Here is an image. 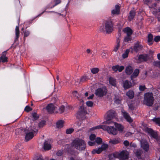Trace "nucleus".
Wrapping results in <instances>:
<instances>
[{
    "mask_svg": "<svg viewBox=\"0 0 160 160\" xmlns=\"http://www.w3.org/2000/svg\"><path fill=\"white\" fill-rule=\"evenodd\" d=\"M61 2V0H55V5H56L59 3H60Z\"/></svg>",
    "mask_w": 160,
    "mask_h": 160,
    "instance_id": "nucleus-60",
    "label": "nucleus"
},
{
    "mask_svg": "<svg viewBox=\"0 0 160 160\" xmlns=\"http://www.w3.org/2000/svg\"><path fill=\"white\" fill-rule=\"evenodd\" d=\"M2 62H7L8 60V58L4 55H2L0 58Z\"/></svg>",
    "mask_w": 160,
    "mask_h": 160,
    "instance_id": "nucleus-39",
    "label": "nucleus"
},
{
    "mask_svg": "<svg viewBox=\"0 0 160 160\" xmlns=\"http://www.w3.org/2000/svg\"><path fill=\"white\" fill-rule=\"evenodd\" d=\"M123 31L126 33L128 36H131L132 33V30L129 27H127L124 28L123 30Z\"/></svg>",
    "mask_w": 160,
    "mask_h": 160,
    "instance_id": "nucleus-20",
    "label": "nucleus"
},
{
    "mask_svg": "<svg viewBox=\"0 0 160 160\" xmlns=\"http://www.w3.org/2000/svg\"><path fill=\"white\" fill-rule=\"evenodd\" d=\"M135 15V12L134 11L132 10L130 12V15L128 17L129 20H132L134 18Z\"/></svg>",
    "mask_w": 160,
    "mask_h": 160,
    "instance_id": "nucleus-32",
    "label": "nucleus"
},
{
    "mask_svg": "<svg viewBox=\"0 0 160 160\" xmlns=\"http://www.w3.org/2000/svg\"><path fill=\"white\" fill-rule=\"evenodd\" d=\"M130 147H131V148H134L136 147L135 144L133 143H130Z\"/></svg>",
    "mask_w": 160,
    "mask_h": 160,
    "instance_id": "nucleus-59",
    "label": "nucleus"
},
{
    "mask_svg": "<svg viewBox=\"0 0 160 160\" xmlns=\"http://www.w3.org/2000/svg\"><path fill=\"white\" fill-rule=\"evenodd\" d=\"M156 4L155 3H154V4L150 7V10L152 12V13L155 15H156L158 12H160V8H159L158 10H157L156 8Z\"/></svg>",
    "mask_w": 160,
    "mask_h": 160,
    "instance_id": "nucleus-17",
    "label": "nucleus"
},
{
    "mask_svg": "<svg viewBox=\"0 0 160 160\" xmlns=\"http://www.w3.org/2000/svg\"><path fill=\"white\" fill-rule=\"evenodd\" d=\"M145 89V87L144 85H140L139 87V89L141 91H143Z\"/></svg>",
    "mask_w": 160,
    "mask_h": 160,
    "instance_id": "nucleus-49",
    "label": "nucleus"
},
{
    "mask_svg": "<svg viewBox=\"0 0 160 160\" xmlns=\"http://www.w3.org/2000/svg\"><path fill=\"white\" fill-rule=\"evenodd\" d=\"M115 125V127L117 128L118 130L120 132H122L123 129V127L120 124L117 123L116 122H114L113 123Z\"/></svg>",
    "mask_w": 160,
    "mask_h": 160,
    "instance_id": "nucleus-23",
    "label": "nucleus"
},
{
    "mask_svg": "<svg viewBox=\"0 0 160 160\" xmlns=\"http://www.w3.org/2000/svg\"><path fill=\"white\" fill-rule=\"evenodd\" d=\"M20 34V32L19 30V28L18 26H17L15 28V35L16 38L15 39V41H16L18 40Z\"/></svg>",
    "mask_w": 160,
    "mask_h": 160,
    "instance_id": "nucleus-25",
    "label": "nucleus"
},
{
    "mask_svg": "<svg viewBox=\"0 0 160 160\" xmlns=\"http://www.w3.org/2000/svg\"><path fill=\"white\" fill-rule=\"evenodd\" d=\"M86 105L88 107H91L93 106V103L92 101H87L86 103Z\"/></svg>",
    "mask_w": 160,
    "mask_h": 160,
    "instance_id": "nucleus-44",
    "label": "nucleus"
},
{
    "mask_svg": "<svg viewBox=\"0 0 160 160\" xmlns=\"http://www.w3.org/2000/svg\"><path fill=\"white\" fill-rule=\"evenodd\" d=\"M144 131L146 132L149 134L153 138H157L158 136L157 133L155 132H154L151 128L146 127L144 128Z\"/></svg>",
    "mask_w": 160,
    "mask_h": 160,
    "instance_id": "nucleus-10",
    "label": "nucleus"
},
{
    "mask_svg": "<svg viewBox=\"0 0 160 160\" xmlns=\"http://www.w3.org/2000/svg\"><path fill=\"white\" fill-rule=\"evenodd\" d=\"M32 115L34 119H37L38 118V116L35 113H32Z\"/></svg>",
    "mask_w": 160,
    "mask_h": 160,
    "instance_id": "nucleus-47",
    "label": "nucleus"
},
{
    "mask_svg": "<svg viewBox=\"0 0 160 160\" xmlns=\"http://www.w3.org/2000/svg\"><path fill=\"white\" fill-rule=\"evenodd\" d=\"M129 156L128 152L126 151H123L120 153H117L114 156L119 158L120 160L126 159L128 158Z\"/></svg>",
    "mask_w": 160,
    "mask_h": 160,
    "instance_id": "nucleus-7",
    "label": "nucleus"
},
{
    "mask_svg": "<svg viewBox=\"0 0 160 160\" xmlns=\"http://www.w3.org/2000/svg\"><path fill=\"white\" fill-rule=\"evenodd\" d=\"M102 129L107 131L109 134L113 135H116L118 133L117 130L113 126L103 125Z\"/></svg>",
    "mask_w": 160,
    "mask_h": 160,
    "instance_id": "nucleus-6",
    "label": "nucleus"
},
{
    "mask_svg": "<svg viewBox=\"0 0 160 160\" xmlns=\"http://www.w3.org/2000/svg\"><path fill=\"white\" fill-rule=\"evenodd\" d=\"M88 143L90 146H93L95 144V142L92 141L88 142Z\"/></svg>",
    "mask_w": 160,
    "mask_h": 160,
    "instance_id": "nucleus-55",
    "label": "nucleus"
},
{
    "mask_svg": "<svg viewBox=\"0 0 160 160\" xmlns=\"http://www.w3.org/2000/svg\"><path fill=\"white\" fill-rule=\"evenodd\" d=\"M107 92V90L106 87H103L97 89L95 91V93L96 96L101 97L106 95Z\"/></svg>",
    "mask_w": 160,
    "mask_h": 160,
    "instance_id": "nucleus-8",
    "label": "nucleus"
},
{
    "mask_svg": "<svg viewBox=\"0 0 160 160\" xmlns=\"http://www.w3.org/2000/svg\"><path fill=\"white\" fill-rule=\"evenodd\" d=\"M100 30L101 32H106L107 33L111 32L113 30V25L111 20L106 21L105 24L100 26Z\"/></svg>",
    "mask_w": 160,
    "mask_h": 160,
    "instance_id": "nucleus-2",
    "label": "nucleus"
},
{
    "mask_svg": "<svg viewBox=\"0 0 160 160\" xmlns=\"http://www.w3.org/2000/svg\"><path fill=\"white\" fill-rule=\"evenodd\" d=\"M87 79V78L86 76H84L82 77L80 79V81L81 82H83L84 81H85Z\"/></svg>",
    "mask_w": 160,
    "mask_h": 160,
    "instance_id": "nucleus-54",
    "label": "nucleus"
},
{
    "mask_svg": "<svg viewBox=\"0 0 160 160\" xmlns=\"http://www.w3.org/2000/svg\"><path fill=\"white\" fill-rule=\"evenodd\" d=\"M37 160H43L42 157H40Z\"/></svg>",
    "mask_w": 160,
    "mask_h": 160,
    "instance_id": "nucleus-64",
    "label": "nucleus"
},
{
    "mask_svg": "<svg viewBox=\"0 0 160 160\" xmlns=\"http://www.w3.org/2000/svg\"><path fill=\"white\" fill-rule=\"evenodd\" d=\"M64 123V121L60 120L58 121L56 123V125L57 128H60L63 127V124Z\"/></svg>",
    "mask_w": 160,
    "mask_h": 160,
    "instance_id": "nucleus-31",
    "label": "nucleus"
},
{
    "mask_svg": "<svg viewBox=\"0 0 160 160\" xmlns=\"http://www.w3.org/2000/svg\"><path fill=\"white\" fill-rule=\"evenodd\" d=\"M64 107L63 106H61L59 108V112L60 113H62L64 112Z\"/></svg>",
    "mask_w": 160,
    "mask_h": 160,
    "instance_id": "nucleus-42",
    "label": "nucleus"
},
{
    "mask_svg": "<svg viewBox=\"0 0 160 160\" xmlns=\"http://www.w3.org/2000/svg\"><path fill=\"white\" fill-rule=\"evenodd\" d=\"M148 56L146 55H141L138 57L136 59V62L140 63L143 61H146L148 59Z\"/></svg>",
    "mask_w": 160,
    "mask_h": 160,
    "instance_id": "nucleus-13",
    "label": "nucleus"
},
{
    "mask_svg": "<svg viewBox=\"0 0 160 160\" xmlns=\"http://www.w3.org/2000/svg\"><path fill=\"white\" fill-rule=\"evenodd\" d=\"M95 141L98 144H100L102 142V139L100 138H97L96 139Z\"/></svg>",
    "mask_w": 160,
    "mask_h": 160,
    "instance_id": "nucleus-43",
    "label": "nucleus"
},
{
    "mask_svg": "<svg viewBox=\"0 0 160 160\" xmlns=\"http://www.w3.org/2000/svg\"><path fill=\"white\" fill-rule=\"evenodd\" d=\"M130 49H127L125 52L122 54V56L123 58H125L128 57V53L130 51Z\"/></svg>",
    "mask_w": 160,
    "mask_h": 160,
    "instance_id": "nucleus-33",
    "label": "nucleus"
},
{
    "mask_svg": "<svg viewBox=\"0 0 160 160\" xmlns=\"http://www.w3.org/2000/svg\"><path fill=\"white\" fill-rule=\"evenodd\" d=\"M120 42V40L118 38L117 41V45L115 46L114 51L115 52H116L120 46L119 42Z\"/></svg>",
    "mask_w": 160,
    "mask_h": 160,
    "instance_id": "nucleus-36",
    "label": "nucleus"
},
{
    "mask_svg": "<svg viewBox=\"0 0 160 160\" xmlns=\"http://www.w3.org/2000/svg\"><path fill=\"white\" fill-rule=\"evenodd\" d=\"M62 154V152L61 150H59L58 151L57 153V155L58 156H61Z\"/></svg>",
    "mask_w": 160,
    "mask_h": 160,
    "instance_id": "nucleus-57",
    "label": "nucleus"
},
{
    "mask_svg": "<svg viewBox=\"0 0 160 160\" xmlns=\"http://www.w3.org/2000/svg\"><path fill=\"white\" fill-rule=\"evenodd\" d=\"M30 34V32L29 31H26L24 32V37H27Z\"/></svg>",
    "mask_w": 160,
    "mask_h": 160,
    "instance_id": "nucleus-56",
    "label": "nucleus"
},
{
    "mask_svg": "<svg viewBox=\"0 0 160 160\" xmlns=\"http://www.w3.org/2000/svg\"><path fill=\"white\" fill-rule=\"evenodd\" d=\"M154 100L153 95L152 93H146L144 94L143 103L147 106H151L153 104Z\"/></svg>",
    "mask_w": 160,
    "mask_h": 160,
    "instance_id": "nucleus-3",
    "label": "nucleus"
},
{
    "mask_svg": "<svg viewBox=\"0 0 160 160\" xmlns=\"http://www.w3.org/2000/svg\"><path fill=\"white\" fill-rule=\"evenodd\" d=\"M45 122L44 121L41 122L39 124V127L40 128L43 127L45 124Z\"/></svg>",
    "mask_w": 160,
    "mask_h": 160,
    "instance_id": "nucleus-50",
    "label": "nucleus"
},
{
    "mask_svg": "<svg viewBox=\"0 0 160 160\" xmlns=\"http://www.w3.org/2000/svg\"><path fill=\"white\" fill-rule=\"evenodd\" d=\"M129 36H128L125 37L124 39V42H127L128 41L130 40V38L129 37Z\"/></svg>",
    "mask_w": 160,
    "mask_h": 160,
    "instance_id": "nucleus-53",
    "label": "nucleus"
},
{
    "mask_svg": "<svg viewBox=\"0 0 160 160\" xmlns=\"http://www.w3.org/2000/svg\"><path fill=\"white\" fill-rule=\"evenodd\" d=\"M152 120L159 126H160V118H155Z\"/></svg>",
    "mask_w": 160,
    "mask_h": 160,
    "instance_id": "nucleus-38",
    "label": "nucleus"
},
{
    "mask_svg": "<svg viewBox=\"0 0 160 160\" xmlns=\"http://www.w3.org/2000/svg\"><path fill=\"white\" fill-rule=\"evenodd\" d=\"M115 116V112L112 110H110L108 111L106 114V121L105 122V124H112L114 122L110 120Z\"/></svg>",
    "mask_w": 160,
    "mask_h": 160,
    "instance_id": "nucleus-5",
    "label": "nucleus"
},
{
    "mask_svg": "<svg viewBox=\"0 0 160 160\" xmlns=\"http://www.w3.org/2000/svg\"><path fill=\"white\" fill-rule=\"evenodd\" d=\"M134 153L135 155L138 158H139L141 154L142 153V151L140 150H137L136 151H134Z\"/></svg>",
    "mask_w": 160,
    "mask_h": 160,
    "instance_id": "nucleus-35",
    "label": "nucleus"
},
{
    "mask_svg": "<svg viewBox=\"0 0 160 160\" xmlns=\"http://www.w3.org/2000/svg\"><path fill=\"white\" fill-rule=\"evenodd\" d=\"M72 147L79 151L84 150L86 148V145L85 141L81 139H76L72 142Z\"/></svg>",
    "mask_w": 160,
    "mask_h": 160,
    "instance_id": "nucleus-1",
    "label": "nucleus"
},
{
    "mask_svg": "<svg viewBox=\"0 0 160 160\" xmlns=\"http://www.w3.org/2000/svg\"><path fill=\"white\" fill-rule=\"evenodd\" d=\"M106 53L105 52H103L101 54L102 57L103 59L106 58Z\"/></svg>",
    "mask_w": 160,
    "mask_h": 160,
    "instance_id": "nucleus-58",
    "label": "nucleus"
},
{
    "mask_svg": "<svg viewBox=\"0 0 160 160\" xmlns=\"http://www.w3.org/2000/svg\"><path fill=\"white\" fill-rule=\"evenodd\" d=\"M56 107L52 103L48 104L46 107V110L49 113L53 112Z\"/></svg>",
    "mask_w": 160,
    "mask_h": 160,
    "instance_id": "nucleus-14",
    "label": "nucleus"
},
{
    "mask_svg": "<svg viewBox=\"0 0 160 160\" xmlns=\"http://www.w3.org/2000/svg\"><path fill=\"white\" fill-rule=\"evenodd\" d=\"M141 147L145 151H147L149 148L148 142L145 139H142L141 141Z\"/></svg>",
    "mask_w": 160,
    "mask_h": 160,
    "instance_id": "nucleus-12",
    "label": "nucleus"
},
{
    "mask_svg": "<svg viewBox=\"0 0 160 160\" xmlns=\"http://www.w3.org/2000/svg\"><path fill=\"white\" fill-rule=\"evenodd\" d=\"M142 47V46L141 45L139 44L138 43H137L135 44L133 48L131 47L130 49L132 52H133V51L137 52L141 50Z\"/></svg>",
    "mask_w": 160,
    "mask_h": 160,
    "instance_id": "nucleus-11",
    "label": "nucleus"
},
{
    "mask_svg": "<svg viewBox=\"0 0 160 160\" xmlns=\"http://www.w3.org/2000/svg\"><path fill=\"white\" fill-rule=\"evenodd\" d=\"M119 12V6L118 5L115 6V8L112 11V13L113 14H118Z\"/></svg>",
    "mask_w": 160,
    "mask_h": 160,
    "instance_id": "nucleus-21",
    "label": "nucleus"
},
{
    "mask_svg": "<svg viewBox=\"0 0 160 160\" xmlns=\"http://www.w3.org/2000/svg\"><path fill=\"white\" fill-rule=\"evenodd\" d=\"M122 112L124 118L127 120V121L129 122H132V120L131 118V117L124 110H122Z\"/></svg>",
    "mask_w": 160,
    "mask_h": 160,
    "instance_id": "nucleus-16",
    "label": "nucleus"
},
{
    "mask_svg": "<svg viewBox=\"0 0 160 160\" xmlns=\"http://www.w3.org/2000/svg\"><path fill=\"white\" fill-rule=\"evenodd\" d=\"M121 141L120 138H117L115 139L110 140L109 142L110 143H112L113 144H116L119 143Z\"/></svg>",
    "mask_w": 160,
    "mask_h": 160,
    "instance_id": "nucleus-29",
    "label": "nucleus"
},
{
    "mask_svg": "<svg viewBox=\"0 0 160 160\" xmlns=\"http://www.w3.org/2000/svg\"><path fill=\"white\" fill-rule=\"evenodd\" d=\"M95 137L96 136L95 134H92L90 135L89 137V138L91 141H92L94 140L95 138Z\"/></svg>",
    "mask_w": 160,
    "mask_h": 160,
    "instance_id": "nucleus-48",
    "label": "nucleus"
},
{
    "mask_svg": "<svg viewBox=\"0 0 160 160\" xmlns=\"http://www.w3.org/2000/svg\"><path fill=\"white\" fill-rule=\"evenodd\" d=\"M129 108L132 110H133L134 108V107H133V106L132 105H129Z\"/></svg>",
    "mask_w": 160,
    "mask_h": 160,
    "instance_id": "nucleus-62",
    "label": "nucleus"
},
{
    "mask_svg": "<svg viewBox=\"0 0 160 160\" xmlns=\"http://www.w3.org/2000/svg\"><path fill=\"white\" fill-rule=\"evenodd\" d=\"M133 72V68L130 66H127L125 69V72L127 74L130 75Z\"/></svg>",
    "mask_w": 160,
    "mask_h": 160,
    "instance_id": "nucleus-24",
    "label": "nucleus"
},
{
    "mask_svg": "<svg viewBox=\"0 0 160 160\" xmlns=\"http://www.w3.org/2000/svg\"><path fill=\"white\" fill-rule=\"evenodd\" d=\"M25 110L27 112H29L32 110V109L29 106H27L25 108Z\"/></svg>",
    "mask_w": 160,
    "mask_h": 160,
    "instance_id": "nucleus-52",
    "label": "nucleus"
},
{
    "mask_svg": "<svg viewBox=\"0 0 160 160\" xmlns=\"http://www.w3.org/2000/svg\"><path fill=\"white\" fill-rule=\"evenodd\" d=\"M103 125H99L95 127H94L90 128V130L91 131H94L97 129H102Z\"/></svg>",
    "mask_w": 160,
    "mask_h": 160,
    "instance_id": "nucleus-34",
    "label": "nucleus"
},
{
    "mask_svg": "<svg viewBox=\"0 0 160 160\" xmlns=\"http://www.w3.org/2000/svg\"><path fill=\"white\" fill-rule=\"evenodd\" d=\"M115 102L117 104H119L121 102V98L115 97L114 98Z\"/></svg>",
    "mask_w": 160,
    "mask_h": 160,
    "instance_id": "nucleus-40",
    "label": "nucleus"
},
{
    "mask_svg": "<svg viewBox=\"0 0 160 160\" xmlns=\"http://www.w3.org/2000/svg\"><path fill=\"white\" fill-rule=\"evenodd\" d=\"M109 83L111 85L115 87L116 86V80L110 77L109 79Z\"/></svg>",
    "mask_w": 160,
    "mask_h": 160,
    "instance_id": "nucleus-28",
    "label": "nucleus"
},
{
    "mask_svg": "<svg viewBox=\"0 0 160 160\" xmlns=\"http://www.w3.org/2000/svg\"><path fill=\"white\" fill-rule=\"evenodd\" d=\"M20 146V145L19 144L18 145H17V146L16 147V151L18 152V157L19 158H22L23 154H24L23 152L20 149L18 148L17 147L18 146V148L19 147V146Z\"/></svg>",
    "mask_w": 160,
    "mask_h": 160,
    "instance_id": "nucleus-27",
    "label": "nucleus"
},
{
    "mask_svg": "<svg viewBox=\"0 0 160 160\" xmlns=\"http://www.w3.org/2000/svg\"><path fill=\"white\" fill-rule=\"evenodd\" d=\"M93 96H94V94H92L89 97H88V99H92L93 98Z\"/></svg>",
    "mask_w": 160,
    "mask_h": 160,
    "instance_id": "nucleus-61",
    "label": "nucleus"
},
{
    "mask_svg": "<svg viewBox=\"0 0 160 160\" xmlns=\"http://www.w3.org/2000/svg\"><path fill=\"white\" fill-rule=\"evenodd\" d=\"M124 68V67L123 66L116 65L112 67V69L115 72L118 71L119 72H122Z\"/></svg>",
    "mask_w": 160,
    "mask_h": 160,
    "instance_id": "nucleus-15",
    "label": "nucleus"
},
{
    "mask_svg": "<svg viewBox=\"0 0 160 160\" xmlns=\"http://www.w3.org/2000/svg\"><path fill=\"white\" fill-rule=\"evenodd\" d=\"M160 40V36H158L155 37L154 41L156 42H158Z\"/></svg>",
    "mask_w": 160,
    "mask_h": 160,
    "instance_id": "nucleus-46",
    "label": "nucleus"
},
{
    "mask_svg": "<svg viewBox=\"0 0 160 160\" xmlns=\"http://www.w3.org/2000/svg\"><path fill=\"white\" fill-rule=\"evenodd\" d=\"M91 72L93 74L97 73L99 71V69L98 68H93L91 69Z\"/></svg>",
    "mask_w": 160,
    "mask_h": 160,
    "instance_id": "nucleus-37",
    "label": "nucleus"
},
{
    "mask_svg": "<svg viewBox=\"0 0 160 160\" xmlns=\"http://www.w3.org/2000/svg\"><path fill=\"white\" fill-rule=\"evenodd\" d=\"M126 95L129 98L132 99L134 96V92L132 90H129L126 93Z\"/></svg>",
    "mask_w": 160,
    "mask_h": 160,
    "instance_id": "nucleus-26",
    "label": "nucleus"
},
{
    "mask_svg": "<svg viewBox=\"0 0 160 160\" xmlns=\"http://www.w3.org/2000/svg\"><path fill=\"white\" fill-rule=\"evenodd\" d=\"M108 147V145L106 144H103L101 147L98 149H93L92 152L93 154H99L102 151L106 150Z\"/></svg>",
    "mask_w": 160,
    "mask_h": 160,
    "instance_id": "nucleus-9",
    "label": "nucleus"
},
{
    "mask_svg": "<svg viewBox=\"0 0 160 160\" xmlns=\"http://www.w3.org/2000/svg\"><path fill=\"white\" fill-rule=\"evenodd\" d=\"M38 129L36 127L32 125L28 128V132L26 134L25 139L26 141H28L34 137L37 132Z\"/></svg>",
    "mask_w": 160,
    "mask_h": 160,
    "instance_id": "nucleus-4",
    "label": "nucleus"
},
{
    "mask_svg": "<svg viewBox=\"0 0 160 160\" xmlns=\"http://www.w3.org/2000/svg\"><path fill=\"white\" fill-rule=\"evenodd\" d=\"M123 144L126 147H127L130 145L129 142L127 140H125L123 142Z\"/></svg>",
    "mask_w": 160,
    "mask_h": 160,
    "instance_id": "nucleus-51",
    "label": "nucleus"
},
{
    "mask_svg": "<svg viewBox=\"0 0 160 160\" xmlns=\"http://www.w3.org/2000/svg\"><path fill=\"white\" fill-rule=\"evenodd\" d=\"M43 147L45 150H48L51 149V145L48 141H45Z\"/></svg>",
    "mask_w": 160,
    "mask_h": 160,
    "instance_id": "nucleus-19",
    "label": "nucleus"
},
{
    "mask_svg": "<svg viewBox=\"0 0 160 160\" xmlns=\"http://www.w3.org/2000/svg\"><path fill=\"white\" fill-rule=\"evenodd\" d=\"M80 110L81 111V112H84V113L86 112L85 108L82 106H80Z\"/></svg>",
    "mask_w": 160,
    "mask_h": 160,
    "instance_id": "nucleus-45",
    "label": "nucleus"
},
{
    "mask_svg": "<svg viewBox=\"0 0 160 160\" xmlns=\"http://www.w3.org/2000/svg\"><path fill=\"white\" fill-rule=\"evenodd\" d=\"M74 131V129L72 128L68 129L66 130V133L67 134H70L72 133Z\"/></svg>",
    "mask_w": 160,
    "mask_h": 160,
    "instance_id": "nucleus-41",
    "label": "nucleus"
},
{
    "mask_svg": "<svg viewBox=\"0 0 160 160\" xmlns=\"http://www.w3.org/2000/svg\"><path fill=\"white\" fill-rule=\"evenodd\" d=\"M132 86V83L128 80H125L123 83V87L125 89H128Z\"/></svg>",
    "mask_w": 160,
    "mask_h": 160,
    "instance_id": "nucleus-18",
    "label": "nucleus"
},
{
    "mask_svg": "<svg viewBox=\"0 0 160 160\" xmlns=\"http://www.w3.org/2000/svg\"><path fill=\"white\" fill-rule=\"evenodd\" d=\"M153 38V36L152 34H148V42L149 45H151L152 44Z\"/></svg>",
    "mask_w": 160,
    "mask_h": 160,
    "instance_id": "nucleus-30",
    "label": "nucleus"
},
{
    "mask_svg": "<svg viewBox=\"0 0 160 160\" xmlns=\"http://www.w3.org/2000/svg\"><path fill=\"white\" fill-rule=\"evenodd\" d=\"M156 65L160 67V61H158L156 62Z\"/></svg>",
    "mask_w": 160,
    "mask_h": 160,
    "instance_id": "nucleus-63",
    "label": "nucleus"
},
{
    "mask_svg": "<svg viewBox=\"0 0 160 160\" xmlns=\"http://www.w3.org/2000/svg\"><path fill=\"white\" fill-rule=\"evenodd\" d=\"M139 72V70L138 69H135L132 74L131 76V80H133L134 78L137 77L138 76Z\"/></svg>",
    "mask_w": 160,
    "mask_h": 160,
    "instance_id": "nucleus-22",
    "label": "nucleus"
}]
</instances>
